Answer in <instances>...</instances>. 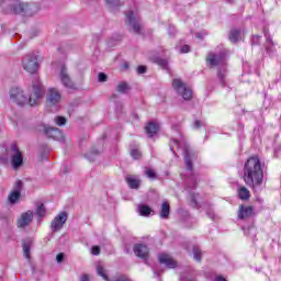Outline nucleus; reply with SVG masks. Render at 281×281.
<instances>
[{
  "instance_id": "nucleus-52",
  "label": "nucleus",
  "mask_w": 281,
  "mask_h": 281,
  "mask_svg": "<svg viewBox=\"0 0 281 281\" xmlns=\"http://www.w3.org/2000/svg\"><path fill=\"white\" fill-rule=\"evenodd\" d=\"M154 273L156 274V276H160V273H159V271H157V270H154Z\"/></svg>"
},
{
  "instance_id": "nucleus-7",
  "label": "nucleus",
  "mask_w": 281,
  "mask_h": 281,
  "mask_svg": "<svg viewBox=\"0 0 281 281\" xmlns=\"http://www.w3.org/2000/svg\"><path fill=\"white\" fill-rule=\"evenodd\" d=\"M60 92L55 88H49L46 94L47 109H50V113H56L58 111V104H60Z\"/></svg>"
},
{
  "instance_id": "nucleus-8",
  "label": "nucleus",
  "mask_w": 281,
  "mask_h": 281,
  "mask_svg": "<svg viewBox=\"0 0 281 281\" xmlns=\"http://www.w3.org/2000/svg\"><path fill=\"white\" fill-rule=\"evenodd\" d=\"M172 87L183 100H192V90L181 79H173Z\"/></svg>"
},
{
  "instance_id": "nucleus-51",
  "label": "nucleus",
  "mask_w": 281,
  "mask_h": 281,
  "mask_svg": "<svg viewBox=\"0 0 281 281\" xmlns=\"http://www.w3.org/2000/svg\"><path fill=\"white\" fill-rule=\"evenodd\" d=\"M172 32H175V27H169V34H172Z\"/></svg>"
},
{
  "instance_id": "nucleus-39",
  "label": "nucleus",
  "mask_w": 281,
  "mask_h": 281,
  "mask_svg": "<svg viewBox=\"0 0 281 281\" xmlns=\"http://www.w3.org/2000/svg\"><path fill=\"white\" fill-rule=\"evenodd\" d=\"M246 236H251L252 238H256V228L249 227L247 232H245Z\"/></svg>"
},
{
  "instance_id": "nucleus-14",
  "label": "nucleus",
  "mask_w": 281,
  "mask_h": 281,
  "mask_svg": "<svg viewBox=\"0 0 281 281\" xmlns=\"http://www.w3.org/2000/svg\"><path fill=\"white\" fill-rule=\"evenodd\" d=\"M32 221H34V212L27 211L23 213L18 220V227L20 229H24V227H27Z\"/></svg>"
},
{
  "instance_id": "nucleus-9",
  "label": "nucleus",
  "mask_w": 281,
  "mask_h": 281,
  "mask_svg": "<svg viewBox=\"0 0 281 281\" xmlns=\"http://www.w3.org/2000/svg\"><path fill=\"white\" fill-rule=\"evenodd\" d=\"M11 167L14 170H19L23 166V154L16 144L11 145Z\"/></svg>"
},
{
  "instance_id": "nucleus-11",
  "label": "nucleus",
  "mask_w": 281,
  "mask_h": 281,
  "mask_svg": "<svg viewBox=\"0 0 281 281\" xmlns=\"http://www.w3.org/2000/svg\"><path fill=\"white\" fill-rule=\"evenodd\" d=\"M65 223H67V212H61L50 222L52 232H60L65 227Z\"/></svg>"
},
{
  "instance_id": "nucleus-2",
  "label": "nucleus",
  "mask_w": 281,
  "mask_h": 281,
  "mask_svg": "<svg viewBox=\"0 0 281 281\" xmlns=\"http://www.w3.org/2000/svg\"><path fill=\"white\" fill-rule=\"evenodd\" d=\"M45 95V90H43V83L38 77H35L32 83V91L30 97L25 95V92L19 88L14 87L10 90V100L18 104V106H34L38 104V100H41Z\"/></svg>"
},
{
  "instance_id": "nucleus-20",
  "label": "nucleus",
  "mask_w": 281,
  "mask_h": 281,
  "mask_svg": "<svg viewBox=\"0 0 281 281\" xmlns=\"http://www.w3.org/2000/svg\"><path fill=\"white\" fill-rule=\"evenodd\" d=\"M263 34L266 36V49L268 54H273L274 52L273 40L271 38V35H269V31L265 29Z\"/></svg>"
},
{
  "instance_id": "nucleus-24",
  "label": "nucleus",
  "mask_w": 281,
  "mask_h": 281,
  "mask_svg": "<svg viewBox=\"0 0 281 281\" xmlns=\"http://www.w3.org/2000/svg\"><path fill=\"white\" fill-rule=\"evenodd\" d=\"M238 196L241 201H248L249 196H251V193L249 192L248 188L241 187L238 190Z\"/></svg>"
},
{
  "instance_id": "nucleus-38",
  "label": "nucleus",
  "mask_w": 281,
  "mask_h": 281,
  "mask_svg": "<svg viewBox=\"0 0 281 281\" xmlns=\"http://www.w3.org/2000/svg\"><path fill=\"white\" fill-rule=\"evenodd\" d=\"M130 155L134 159H142V151H139V149H132Z\"/></svg>"
},
{
  "instance_id": "nucleus-1",
  "label": "nucleus",
  "mask_w": 281,
  "mask_h": 281,
  "mask_svg": "<svg viewBox=\"0 0 281 281\" xmlns=\"http://www.w3.org/2000/svg\"><path fill=\"white\" fill-rule=\"evenodd\" d=\"M169 147L171 153H173L175 155H177V151L175 150H181L182 148V153L184 156V164L187 168V175L184 176L187 188L189 190H194V188H196V181H199V176L192 172L193 170L192 160L196 159V151L192 150V148H190V145L186 144L183 139L179 140L177 138L171 139Z\"/></svg>"
},
{
  "instance_id": "nucleus-42",
  "label": "nucleus",
  "mask_w": 281,
  "mask_h": 281,
  "mask_svg": "<svg viewBox=\"0 0 281 281\" xmlns=\"http://www.w3.org/2000/svg\"><path fill=\"white\" fill-rule=\"evenodd\" d=\"M91 254H92V256H100V248H99V246H93L91 248Z\"/></svg>"
},
{
  "instance_id": "nucleus-16",
  "label": "nucleus",
  "mask_w": 281,
  "mask_h": 281,
  "mask_svg": "<svg viewBox=\"0 0 281 281\" xmlns=\"http://www.w3.org/2000/svg\"><path fill=\"white\" fill-rule=\"evenodd\" d=\"M158 260L160 265H165L168 269H175V267H177V261H175L170 255L161 254Z\"/></svg>"
},
{
  "instance_id": "nucleus-34",
  "label": "nucleus",
  "mask_w": 281,
  "mask_h": 281,
  "mask_svg": "<svg viewBox=\"0 0 281 281\" xmlns=\"http://www.w3.org/2000/svg\"><path fill=\"white\" fill-rule=\"evenodd\" d=\"M105 2L111 10L120 8V0H105Z\"/></svg>"
},
{
  "instance_id": "nucleus-22",
  "label": "nucleus",
  "mask_w": 281,
  "mask_h": 281,
  "mask_svg": "<svg viewBox=\"0 0 281 281\" xmlns=\"http://www.w3.org/2000/svg\"><path fill=\"white\" fill-rule=\"evenodd\" d=\"M159 216L160 218H168L170 216V203L168 201L162 202Z\"/></svg>"
},
{
  "instance_id": "nucleus-36",
  "label": "nucleus",
  "mask_w": 281,
  "mask_h": 281,
  "mask_svg": "<svg viewBox=\"0 0 281 281\" xmlns=\"http://www.w3.org/2000/svg\"><path fill=\"white\" fill-rule=\"evenodd\" d=\"M55 124H57V126H65V124H67V119H65V116H56Z\"/></svg>"
},
{
  "instance_id": "nucleus-32",
  "label": "nucleus",
  "mask_w": 281,
  "mask_h": 281,
  "mask_svg": "<svg viewBox=\"0 0 281 281\" xmlns=\"http://www.w3.org/2000/svg\"><path fill=\"white\" fill-rule=\"evenodd\" d=\"M205 126H207V123L205 121L195 120L194 123H193V128L195 131H199V128H202V127H205Z\"/></svg>"
},
{
  "instance_id": "nucleus-19",
  "label": "nucleus",
  "mask_w": 281,
  "mask_h": 281,
  "mask_svg": "<svg viewBox=\"0 0 281 281\" xmlns=\"http://www.w3.org/2000/svg\"><path fill=\"white\" fill-rule=\"evenodd\" d=\"M126 183L132 190H137L139 189V186L142 183V180L135 176H128L126 177Z\"/></svg>"
},
{
  "instance_id": "nucleus-40",
  "label": "nucleus",
  "mask_w": 281,
  "mask_h": 281,
  "mask_svg": "<svg viewBox=\"0 0 281 281\" xmlns=\"http://www.w3.org/2000/svg\"><path fill=\"white\" fill-rule=\"evenodd\" d=\"M180 281H196V279L188 277V274H186V273H181Z\"/></svg>"
},
{
  "instance_id": "nucleus-4",
  "label": "nucleus",
  "mask_w": 281,
  "mask_h": 281,
  "mask_svg": "<svg viewBox=\"0 0 281 281\" xmlns=\"http://www.w3.org/2000/svg\"><path fill=\"white\" fill-rule=\"evenodd\" d=\"M206 63L211 67H217V78L223 87H225V78H227V54L225 50L216 54L210 53Z\"/></svg>"
},
{
  "instance_id": "nucleus-5",
  "label": "nucleus",
  "mask_w": 281,
  "mask_h": 281,
  "mask_svg": "<svg viewBox=\"0 0 281 281\" xmlns=\"http://www.w3.org/2000/svg\"><path fill=\"white\" fill-rule=\"evenodd\" d=\"M11 10L14 14H22V16H34L41 10V7L36 2H18L11 4Z\"/></svg>"
},
{
  "instance_id": "nucleus-26",
  "label": "nucleus",
  "mask_w": 281,
  "mask_h": 281,
  "mask_svg": "<svg viewBox=\"0 0 281 281\" xmlns=\"http://www.w3.org/2000/svg\"><path fill=\"white\" fill-rule=\"evenodd\" d=\"M190 199H191V205L199 210V207H201V200L199 198V193H190Z\"/></svg>"
},
{
  "instance_id": "nucleus-13",
  "label": "nucleus",
  "mask_w": 281,
  "mask_h": 281,
  "mask_svg": "<svg viewBox=\"0 0 281 281\" xmlns=\"http://www.w3.org/2000/svg\"><path fill=\"white\" fill-rule=\"evenodd\" d=\"M59 77L64 87H66L67 89H76V83H74V81L69 77V72H67V67H61Z\"/></svg>"
},
{
  "instance_id": "nucleus-54",
  "label": "nucleus",
  "mask_w": 281,
  "mask_h": 281,
  "mask_svg": "<svg viewBox=\"0 0 281 281\" xmlns=\"http://www.w3.org/2000/svg\"><path fill=\"white\" fill-rule=\"evenodd\" d=\"M196 36H198V38H199V37H200V34L198 33Z\"/></svg>"
},
{
  "instance_id": "nucleus-33",
  "label": "nucleus",
  "mask_w": 281,
  "mask_h": 281,
  "mask_svg": "<svg viewBox=\"0 0 281 281\" xmlns=\"http://www.w3.org/2000/svg\"><path fill=\"white\" fill-rule=\"evenodd\" d=\"M193 258L196 262H201V249L196 246L193 247Z\"/></svg>"
},
{
  "instance_id": "nucleus-53",
  "label": "nucleus",
  "mask_w": 281,
  "mask_h": 281,
  "mask_svg": "<svg viewBox=\"0 0 281 281\" xmlns=\"http://www.w3.org/2000/svg\"><path fill=\"white\" fill-rule=\"evenodd\" d=\"M124 67H125V69H127L128 68V64H124Z\"/></svg>"
},
{
  "instance_id": "nucleus-45",
  "label": "nucleus",
  "mask_w": 281,
  "mask_h": 281,
  "mask_svg": "<svg viewBox=\"0 0 281 281\" xmlns=\"http://www.w3.org/2000/svg\"><path fill=\"white\" fill-rule=\"evenodd\" d=\"M65 260V254L63 252H59L57 256H56V261L58 263L63 262Z\"/></svg>"
},
{
  "instance_id": "nucleus-48",
  "label": "nucleus",
  "mask_w": 281,
  "mask_h": 281,
  "mask_svg": "<svg viewBox=\"0 0 281 281\" xmlns=\"http://www.w3.org/2000/svg\"><path fill=\"white\" fill-rule=\"evenodd\" d=\"M214 281H227V279L223 278V276H217V277H215Z\"/></svg>"
},
{
  "instance_id": "nucleus-21",
  "label": "nucleus",
  "mask_w": 281,
  "mask_h": 281,
  "mask_svg": "<svg viewBox=\"0 0 281 281\" xmlns=\"http://www.w3.org/2000/svg\"><path fill=\"white\" fill-rule=\"evenodd\" d=\"M158 131H159V125H157V123L150 122L147 124V126H145V132L148 135V137H155Z\"/></svg>"
},
{
  "instance_id": "nucleus-12",
  "label": "nucleus",
  "mask_w": 281,
  "mask_h": 281,
  "mask_svg": "<svg viewBox=\"0 0 281 281\" xmlns=\"http://www.w3.org/2000/svg\"><path fill=\"white\" fill-rule=\"evenodd\" d=\"M45 135L55 142H65V135L57 127H45Z\"/></svg>"
},
{
  "instance_id": "nucleus-3",
  "label": "nucleus",
  "mask_w": 281,
  "mask_h": 281,
  "mask_svg": "<svg viewBox=\"0 0 281 281\" xmlns=\"http://www.w3.org/2000/svg\"><path fill=\"white\" fill-rule=\"evenodd\" d=\"M263 168L265 166L260 162L258 156H252L245 162L243 179L246 186L252 188L255 192L260 190L262 181H265Z\"/></svg>"
},
{
  "instance_id": "nucleus-49",
  "label": "nucleus",
  "mask_w": 281,
  "mask_h": 281,
  "mask_svg": "<svg viewBox=\"0 0 281 281\" xmlns=\"http://www.w3.org/2000/svg\"><path fill=\"white\" fill-rule=\"evenodd\" d=\"M260 38V36H258V35H255L254 37H252V43L255 44V45H258V40Z\"/></svg>"
},
{
  "instance_id": "nucleus-30",
  "label": "nucleus",
  "mask_w": 281,
  "mask_h": 281,
  "mask_svg": "<svg viewBox=\"0 0 281 281\" xmlns=\"http://www.w3.org/2000/svg\"><path fill=\"white\" fill-rule=\"evenodd\" d=\"M116 91H119V93H126V91H128V83L124 81L119 83V86L116 87Z\"/></svg>"
},
{
  "instance_id": "nucleus-18",
  "label": "nucleus",
  "mask_w": 281,
  "mask_h": 281,
  "mask_svg": "<svg viewBox=\"0 0 281 281\" xmlns=\"http://www.w3.org/2000/svg\"><path fill=\"white\" fill-rule=\"evenodd\" d=\"M228 38L231 43H238L243 38V31L238 29L231 30Z\"/></svg>"
},
{
  "instance_id": "nucleus-17",
  "label": "nucleus",
  "mask_w": 281,
  "mask_h": 281,
  "mask_svg": "<svg viewBox=\"0 0 281 281\" xmlns=\"http://www.w3.org/2000/svg\"><path fill=\"white\" fill-rule=\"evenodd\" d=\"M249 216H254V206L240 205L238 210V218L243 221L249 218Z\"/></svg>"
},
{
  "instance_id": "nucleus-15",
  "label": "nucleus",
  "mask_w": 281,
  "mask_h": 281,
  "mask_svg": "<svg viewBox=\"0 0 281 281\" xmlns=\"http://www.w3.org/2000/svg\"><path fill=\"white\" fill-rule=\"evenodd\" d=\"M133 250L135 256H137V258H142L143 260H148V254H150V249H148V246L144 244H136Z\"/></svg>"
},
{
  "instance_id": "nucleus-50",
  "label": "nucleus",
  "mask_w": 281,
  "mask_h": 281,
  "mask_svg": "<svg viewBox=\"0 0 281 281\" xmlns=\"http://www.w3.org/2000/svg\"><path fill=\"white\" fill-rule=\"evenodd\" d=\"M86 157H87V159H89L90 161H93V159L91 158V154H87Z\"/></svg>"
},
{
  "instance_id": "nucleus-10",
  "label": "nucleus",
  "mask_w": 281,
  "mask_h": 281,
  "mask_svg": "<svg viewBox=\"0 0 281 281\" xmlns=\"http://www.w3.org/2000/svg\"><path fill=\"white\" fill-rule=\"evenodd\" d=\"M127 25L130 32L134 34H142V24L139 23V18L135 16L133 11L126 12Z\"/></svg>"
},
{
  "instance_id": "nucleus-29",
  "label": "nucleus",
  "mask_w": 281,
  "mask_h": 281,
  "mask_svg": "<svg viewBox=\"0 0 281 281\" xmlns=\"http://www.w3.org/2000/svg\"><path fill=\"white\" fill-rule=\"evenodd\" d=\"M21 199V193H19V191H12L9 194V202L14 205V203H16V201H19Z\"/></svg>"
},
{
  "instance_id": "nucleus-25",
  "label": "nucleus",
  "mask_w": 281,
  "mask_h": 281,
  "mask_svg": "<svg viewBox=\"0 0 281 281\" xmlns=\"http://www.w3.org/2000/svg\"><path fill=\"white\" fill-rule=\"evenodd\" d=\"M97 273L98 276H100L103 280L105 281H111V279H109V274L106 273V269H104V266H102L101 263L97 265Z\"/></svg>"
},
{
  "instance_id": "nucleus-47",
  "label": "nucleus",
  "mask_w": 281,
  "mask_h": 281,
  "mask_svg": "<svg viewBox=\"0 0 281 281\" xmlns=\"http://www.w3.org/2000/svg\"><path fill=\"white\" fill-rule=\"evenodd\" d=\"M91 280V277L89 274H82L80 277V281H90Z\"/></svg>"
},
{
  "instance_id": "nucleus-28",
  "label": "nucleus",
  "mask_w": 281,
  "mask_h": 281,
  "mask_svg": "<svg viewBox=\"0 0 281 281\" xmlns=\"http://www.w3.org/2000/svg\"><path fill=\"white\" fill-rule=\"evenodd\" d=\"M137 210L140 216H150V212H153L148 205H139Z\"/></svg>"
},
{
  "instance_id": "nucleus-43",
  "label": "nucleus",
  "mask_w": 281,
  "mask_h": 281,
  "mask_svg": "<svg viewBox=\"0 0 281 281\" xmlns=\"http://www.w3.org/2000/svg\"><path fill=\"white\" fill-rule=\"evenodd\" d=\"M206 216H209V218H211V221H214L216 215L214 214V211L212 209H209L206 211Z\"/></svg>"
},
{
  "instance_id": "nucleus-46",
  "label": "nucleus",
  "mask_w": 281,
  "mask_h": 281,
  "mask_svg": "<svg viewBox=\"0 0 281 281\" xmlns=\"http://www.w3.org/2000/svg\"><path fill=\"white\" fill-rule=\"evenodd\" d=\"M146 70H147L146 66H138L137 67V74H146Z\"/></svg>"
},
{
  "instance_id": "nucleus-37",
  "label": "nucleus",
  "mask_w": 281,
  "mask_h": 281,
  "mask_svg": "<svg viewBox=\"0 0 281 281\" xmlns=\"http://www.w3.org/2000/svg\"><path fill=\"white\" fill-rule=\"evenodd\" d=\"M145 176L147 179H153V180L157 179V173L153 169L145 170Z\"/></svg>"
},
{
  "instance_id": "nucleus-23",
  "label": "nucleus",
  "mask_w": 281,
  "mask_h": 281,
  "mask_svg": "<svg viewBox=\"0 0 281 281\" xmlns=\"http://www.w3.org/2000/svg\"><path fill=\"white\" fill-rule=\"evenodd\" d=\"M151 63L158 65V67H161V69H166L167 71H169L167 59H164L161 57H154L151 58Z\"/></svg>"
},
{
  "instance_id": "nucleus-31",
  "label": "nucleus",
  "mask_w": 281,
  "mask_h": 281,
  "mask_svg": "<svg viewBox=\"0 0 281 281\" xmlns=\"http://www.w3.org/2000/svg\"><path fill=\"white\" fill-rule=\"evenodd\" d=\"M23 254H24V258H26V260H30V249H31V246H30V243H24L23 244Z\"/></svg>"
},
{
  "instance_id": "nucleus-41",
  "label": "nucleus",
  "mask_w": 281,
  "mask_h": 281,
  "mask_svg": "<svg viewBox=\"0 0 281 281\" xmlns=\"http://www.w3.org/2000/svg\"><path fill=\"white\" fill-rule=\"evenodd\" d=\"M106 79H108L106 74H104V72L99 74V76H98L99 82H106Z\"/></svg>"
},
{
  "instance_id": "nucleus-6",
  "label": "nucleus",
  "mask_w": 281,
  "mask_h": 281,
  "mask_svg": "<svg viewBox=\"0 0 281 281\" xmlns=\"http://www.w3.org/2000/svg\"><path fill=\"white\" fill-rule=\"evenodd\" d=\"M40 67L38 55L36 53H30L23 57L22 69L27 71V74H36Z\"/></svg>"
},
{
  "instance_id": "nucleus-35",
  "label": "nucleus",
  "mask_w": 281,
  "mask_h": 281,
  "mask_svg": "<svg viewBox=\"0 0 281 281\" xmlns=\"http://www.w3.org/2000/svg\"><path fill=\"white\" fill-rule=\"evenodd\" d=\"M23 190V181L18 180L13 186V192H18L21 194V191Z\"/></svg>"
},
{
  "instance_id": "nucleus-27",
  "label": "nucleus",
  "mask_w": 281,
  "mask_h": 281,
  "mask_svg": "<svg viewBox=\"0 0 281 281\" xmlns=\"http://www.w3.org/2000/svg\"><path fill=\"white\" fill-rule=\"evenodd\" d=\"M35 214L38 218H45V215L47 214V209H45L44 204H40L35 210Z\"/></svg>"
},
{
  "instance_id": "nucleus-44",
  "label": "nucleus",
  "mask_w": 281,
  "mask_h": 281,
  "mask_svg": "<svg viewBox=\"0 0 281 281\" xmlns=\"http://www.w3.org/2000/svg\"><path fill=\"white\" fill-rule=\"evenodd\" d=\"M190 52V46L189 45H183L180 48V54H188Z\"/></svg>"
}]
</instances>
